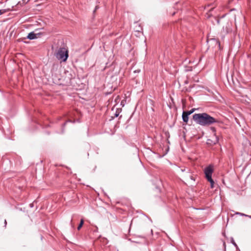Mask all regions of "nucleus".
<instances>
[{"label":"nucleus","instance_id":"f257e3e1","mask_svg":"<svg viewBox=\"0 0 251 251\" xmlns=\"http://www.w3.org/2000/svg\"><path fill=\"white\" fill-rule=\"evenodd\" d=\"M193 120L196 123L202 126H209L217 122L215 118L205 113L194 114Z\"/></svg>","mask_w":251,"mask_h":251},{"label":"nucleus","instance_id":"f03ea898","mask_svg":"<svg viewBox=\"0 0 251 251\" xmlns=\"http://www.w3.org/2000/svg\"><path fill=\"white\" fill-rule=\"evenodd\" d=\"M71 78V75L69 72L64 71L62 74H56L53 79L59 85H68L70 83Z\"/></svg>","mask_w":251,"mask_h":251},{"label":"nucleus","instance_id":"7ed1b4c3","mask_svg":"<svg viewBox=\"0 0 251 251\" xmlns=\"http://www.w3.org/2000/svg\"><path fill=\"white\" fill-rule=\"evenodd\" d=\"M55 55L57 59L66 61L68 57V50L65 47L60 48Z\"/></svg>","mask_w":251,"mask_h":251},{"label":"nucleus","instance_id":"20e7f679","mask_svg":"<svg viewBox=\"0 0 251 251\" xmlns=\"http://www.w3.org/2000/svg\"><path fill=\"white\" fill-rule=\"evenodd\" d=\"M213 171V166L212 165H209L204 169V172L207 179L212 178Z\"/></svg>","mask_w":251,"mask_h":251},{"label":"nucleus","instance_id":"39448f33","mask_svg":"<svg viewBox=\"0 0 251 251\" xmlns=\"http://www.w3.org/2000/svg\"><path fill=\"white\" fill-rule=\"evenodd\" d=\"M194 111H183L182 116L183 122L186 123H187L189 119V115L191 114Z\"/></svg>","mask_w":251,"mask_h":251},{"label":"nucleus","instance_id":"423d86ee","mask_svg":"<svg viewBox=\"0 0 251 251\" xmlns=\"http://www.w3.org/2000/svg\"><path fill=\"white\" fill-rule=\"evenodd\" d=\"M40 35L39 33L35 34L33 32H32L28 34V35H27V38L29 39L30 40L34 39L38 37L37 35Z\"/></svg>","mask_w":251,"mask_h":251},{"label":"nucleus","instance_id":"0eeeda50","mask_svg":"<svg viewBox=\"0 0 251 251\" xmlns=\"http://www.w3.org/2000/svg\"><path fill=\"white\" fill-rule=\"evenodd\" d=\"M207 180L210 183L211 188H214V181L212 179V178H210L207 179Z\"/></svg>","mask_w":251,"mask_h":251},{"label":"nucleus","instance_id":"6e6552de","mask_svg":"<svg viewBox=\"0 0 251 251\" xmlns=\"http://www.w3.org/2000/svg\"><path fill=\"white\" fill-rule=\"evenodd\" d=\"M235 214L239 215H240V216H242L248 217L249 218L251 219V216L247 215H246V214H245L244 213H240V212H236Z\"/></svg>","mask_w":251,"mask_h":251},{"label":"nucleus","instance_id":"1a4fd4ad","mask_svg":"<svg viewBox=\"0 0 251 251\" xmlns=\"http://www.w3.org/2000/svg\"><path fill=\"white\" fill-rule=\"evenodd\" d=\"M83 224H84L83 220L81 219L80 220V224H79V225H78V226L77 227V229L78 230H80V229L81 228L82 226H83Z\"/></svg>","mask_w":251,"mask_h":251},{"label":"nucleus","instance_id":"9d476101","mask_svg":"<svg viewBox=\"0 0 251 251\" xmlns=\"http://www.w3.org/2000/svg\"><path fill=\"white\" fill-rule=\"evenodd\" d=\"M119 112L118 111H116L115 113H114V117H117L119 115Z\"/></svg>","mask_w":251,"mask_h":251},{"label":"nucleus","instance_id":"9b49d317","mask_svg":"<svg viewBox=\"0 0 251 251\" xmlns=\"http://www.w3.org/2000/svg\"><path fill=\"white\" fill-rule=\"evenodd\" d=\"M182 103H183V108H186V106H185V103H184V101L183 100H182Z\"/></svg>","mask_w":251,"mask_h":251},{"label":"nucleus","instance_id":"f8f14e48","mask_svg":"<svg viewBox=\"0 0 251 251\" xmlns=\"http://www.w3.org/2000/svg\"><path fill=\"white\" fill-rule=\"evenodd\" d=\"M4 12H5V10H0V14H2Z\"/></svg>","mask_w":251,"mask_h":251},{"label":"nucleus","instance_id":"ddd939ff","mask_svg":"<svg viewBox=\"0 0 251 251\" xmlns=\"http://www.w3.org/2000/svg\"><path fill=\"white\" fill-rule=\"evenodd\" d=\"M191 110H198V108H194L191 109Z\"/></svg>","mask_w":251,"mask_h":251},{"label":"nucleus","instance_id":"4468645a","mask_svg":"<svg viewBox=\"0 0 251 251\" xmlns=\"http://www.w3.org/2000/svg\"><path fill=\"white\" fill-rule=\"evenodd\" d=\"M123 103H124V101H122V102H121V104H122V105H123V104H123Z\"/></svg>","mask_w":251,"mask_h":251},{"label":"nucleus","instance_id":"2eb2a0df","mask_svg":"<svg viewBox=\"0 0 251 251\" xmlns=\"http://www.w3.org/2000/svg\"><path fill=\"white\" fill-rule=\"evenodd\" d=\"M217 142V140H216L214 142V144H215Z\"/></svg>","mask_w":251,"mask_h":251}]
</instances>
